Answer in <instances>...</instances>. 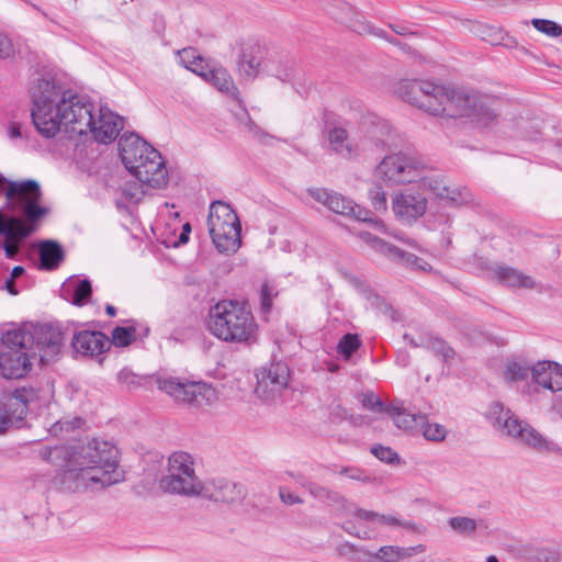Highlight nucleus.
<instances>
[{"label":"nucleus","instance_id":"nucleus-5","mask_svg":"<svg viewBox=\"0 0 562 562\" xmlns=\"http://www.w3.org/2000/svg\"><path fill=\"white\" fill-rule=\"evenodd\" d=\"M207 326L218 339L241 345L258 340V324L251 311L237 301H221L209 313Z\"/></svg>","mask_w":562,"mask_h":562},{"label":"nucleus","instance_id":"nucleus-9","mask_svg":"<svg viewBox=\"0 0 562 562\" xmlns=\"http://www.w3.org/2000/svg\"><path fill=\"white\" fill-rule=\"evenodd\" d=\"M200 482L193 458L179 451L168 458L167 471L159 481V488L169 494L195 497Z\"/></svg>","mask_w":562,"mask_h":562},{"label":"nucleus","instance_id":"nucleus-15","mask_svg":"<svg viewBox=\"0 0 562 562\" xmlns=\"http://www.w3.org/2000/svg\"><path fill=\"white\" fill-rule=\"evenodd\" d=\"M290 371L286 364L278 362L257 373L256 394L266 402L274 401L286 389Z\"/></svg>","mask_w":562,"mask_h":562},{"label":"nucleus","instance_id":"nucleus-20","mask_svg":"<svg viewBox=\"0 0 562 562\" xmlns=\"http://www.w3.org/2000/svg\"><path fill=\"white\" fill-rule=\"evenodd\" d=\"M151 156H147L146 162L142 166H136L132 171L136 179L154 189H162L167 186L169 176L160 153L158 150H150Z\"/></svg>","mask_w":562,"mask_h":562},{"label":"nucleus","instance_id":"nucleus-45","mask_svg":"<svg viewBox=\"0 0 562 562\" xmlns=\"http://www.w3.org/2000/svg\"><path fill=\"white\" fill-rule=\"evenodd\" d=\"M531 24L536 30L550 37H558L562 34V26L551 20L533 19Z\"/></svg>","mask_w":562,"mask_h":562},{"label":"nucleus","instance_id":"nucleus-27","mask_svg":"<svg viewBox=\"0 0 562 562\" xmlns=\"http://www.w3.org/2000/svg\"><path fill=\"white\" fill-rule=\"evenodd\" d=\"M490 273L498 283L510 289L532 290L538 285L531 276L506 265H493L490 268Z\"/></svg>","mask_w":562,"mask_h":562},{"label":"nucleus","instance_id":"nucleus-34","mask_svg":"<svg viewBox=\"0 0 562 562\" xmlns=\"http://www.w3.org/2000/svg\"><path fill=\"white\" fill-rule=\"evenodd\" d=\"M200 76L218 91L225 92L228 95H235L238 90L229 72L223 67H214L207 71L203 70Z\"/></svg>","mask_w":562,"mask_h":562},{"label":"nucleus","instance_id":"nucleus-2","mask_svg":"<svg viewBox=\"0 0 562 562\" xmlns=\"http://www.w3.org/2000/svg\"><path fill=\"white\" fill-rule=\"evenodd\" d=\"M122 481L124 473L119 469V450L98 439L69 450L59 476L63 488L71 492L104 488Z\"/></svg>","mask_w":562,"mask_h":562},{"label":"nucleus","instance_id":"nucleus-21","mask_svg":"<svg viewBox=\"0 0 562 562\" xmlns=\"http://www.w3.org/2000/svg\"><path fill=\"white\" fill-rule=\"evenodd\" d=\"M119 150L122 162L132 172L136 166L146 162V157L151 156L150 150L156 149L136 134H125L119 140Z\"/></svg>","mask_w":562,"mask_h":562},{"label":"nucleus","instance_id":"nucleus-55","mask_svg":"<svg viewBox=\"0 0 562 562\" xmlns=\"http://www.w3.org/2000/svg\"><path fill=\"white\" fill-rule=\"evenodd\" d=\"M117 380L120 383L131 387L137 384V376L128 369H122L117 373Z\"/></svg>","mask_w":562,"mask_h":562},{"label":"nucleus","instance_id":"nucleus-6","mask_svg":"<svg viewBox=\"0 0 562 562\" xmlns=\"http://www.w3.org/2000/svg\"><path fill=\"white\" fill-rule=\"evenodd\" d=\"M486 419L502 435L539 452H552L557 445L544 437L528 422L520 419L499 402H493L486 413Z\"/></svg>","mask_w":562,"mask_h":562},{"label":"nucleus","instance_id":"nucleus-60","mask_svg":"<svg viewBox=\"0 0 562 562\" xmlns=\"http://www.w3.org/2000/svg\"><path fill=\"white\" fill-rule=\"evenodd\" d=\"M551 409L562 419V395L552 398Z\"/></svg>","mask_w":562,"mask_h":562},{"label":"nucleus","instance_id":"nucleus-41","mask_svg":"<svg viewBox=\"0 0 562 562\" xmlns=\"http://www.w3.org/2000/svg\"><path fill=\"white\" fill-rule=\"evenodd\" d=\"M136 338L135 326H117L112 330V341L116 347H126Z\"/></svg>","mask_w":562,"mask_h":562},{"label":"nucleus","instance_id":"nucleus-30","mask_svg":"<svg viewBox=\"0 0 562 562\" xmlns=\"http://www.w3.org/2000/svg\"><path fill=\"white\" fill-rule=\"evenodd\" d=\"M327 139L333 151L345 159H352L358 156V146L350 138L348 131L342 126L330 127L327 132Z\"/></svg>","mask_w":562,"mask_h":562},{"label":"nucleus","instance_id":"nucleus-37","mask_svg":"<svg viewBox=\"0 0 562 562\" xmlns=\"http://www.w3.org/2000/svg\"><path fill=\"white\" fill-rule=\"evenodd\" d=\"M532 364L520 358L508 359L504 366V379L510 382L525 381L531 376Z\"/></svg>","mask_w":562,"mask_h":562},{"label":"nucleus","instance_id":"nucleus-50","mask_svg":"<svg viewBox=\"0 0 562 562\" xmlns=\"http://www.w3.org/2000/svg\"><path fill=\"white\" fill-rule=\"evenodd\" d=\"M277 295L273 288L265 283L261 288V312L268 314L271 311L273 297Z\"/></svg>","mask_w":562,"mask_h":562},{"label":"nucleus","instance_id":"nucleus-64","mask_svg":"<svg viewBox=\"0 0 562 562\" xmlns=\"http://www.w3.org/2000/svg\"><path fill=\"white\" fill-rule=\"evenodd\" d=\"M23 272H24L23 267H21V266H16V267H14V268L12 269V271H11V277H10V278H12V279H16V278H19L20 276H22V273H23Z\"/></svg>","mask_w":562,"mask_h":562},{"label":"nucleus","instance_id":"nucleus-56","mask_svg":"<svg viewBox=\"0 0 562 562\" xmlns=\"http://www.w3.org/2000/svg\"><path fill=\"white\" fill-rule=\"evenodd\" d=\"M344 528L349 535L357 536L360 539L369 540L373 538L372 531L367 529L358 530L350 521L346 522Z\"/></svg>","mask_w":562,"mask_h":562},{"label":"nucleus","instance_id":"nucleus-4","mask_svg":"<svg viewBox=\"0 0 562 562\" xmlns=\"http://www.w3.org/2000/svg\"><path fill=\"white\" fill-rule=\"evenodd\" d=\"M432 115L453 120L465 117L479 127H491L497 122L498 101L491 95L441 86Z\"/></svg>","mask_w":562,"mask_h":562},{"label":"nucleus","instance_id":"nucleus-54","mask_svg":"<svg viewBox=\"0 0 562 562\" xmlns=\"http://www.w3.org/2000/svg\"><path fill=\"white\" fill-rule=\"evenodd\" d=\"M339 474L345 475L351 480L360 481L363 483L371 482V477L366 474L363 471L355 468H341Z\"/></svg>","mask_w":562,"mask_h":562},{"label":"nucleus","instance_id":"nucleus-10","mask_svg":"<svg viewBox=\"0 0 562 562\" xmlns=\"http://www.w3.org/2000/svg\"><path fill=\"white\" fill-rule=\"evenodd\" d=\"M422 171V161L405 153L385 156L374 168V177L386 186L413 183Z\"/></svg>","mask_w":562,"mask_h":562},{"label":"nucleus","instance_id":"nucleus-53","mask_svg":"<svg viewBox=\"0 0 562 562\" xmlns=\"http://www.w3.org/2000/svg\"><path fill=\"white\" fill-rule=\"evenodd\" d=\"M14 54L15 49L12 40L5 33L0 32V58H10Z\"/></svg>","mask_w":562,"mask_h":562},{"label":"nucleus","instance_id":"nucleus-17","mask_svg":"<svg viewBox=\"0 0 562 562\" xmlns=\"http://www.w3.org/2000/svg\"><path fill=\"white\" fill-rule=\"evenodd\" d=\"M265 50L255 43H240L236 71L241 79L254 80L266 69Z\"/></svg>","mask_w":562,"mask_h":562},{"label":"nucleus","instance_id":"nucleus-28","mask_svg":"<svg viewBox=\"0 0 562 562\" xmlns=\"http://www.w3.org/2000/svg\"><path fill=\"white\" fill-rule=\"evenodd\" d=\"M424 544L414 547L383 546L374 552H367L366 562H401L425 552Z\"/></svg>","mask_w":562,"mask_h":562},{"label":"nucleus","instance_id":"nucleus-25","mask_svg":"<svg viewBox=\"0 0 562 562\" xmlns=\"http://www.w3.org/2000/svg\"><path fill=\"white\" fill-rule=\"evenodd\" d=\"M349 515L362 521L372 522L376 526H385L391 528H401L409 532H419L420 527L411 520L402 519L392 514H381L374 510H369L360 507H355Z\"/></svg>","mask_w":562,"mask_h":562},{"label":"nucleus","instance_id":"nucleus-8","mask_svg":"<svg viewBox=\"0 0 562 562\" xmlns=\"http://www.w3.org/2000/svg\"><path fill=\"white\" fill-rule=\"evenodd\" d=\"M31 337L24 329H9L2 334L0 344V375L20 379L31 370L29 345Z\"/></svg>","mask_w":562,"mask_h":562},{"label":"nucleus","instance_id":"nucleus-43","mask_svg":"<svg viewBox=\"0 0 562 562\" xmlns=\"http://www.w3.org/2000/svg\"><path fill=\"white\" fill-rule=\"evenodd\" d=\"M423 436L430 441H442L447 436L446 428L437 423H428L426 418L419 423Z\"/></svg>","mask_w":562,"mask_h":562},{"label":"nucleus","instance_id":"nucleus-19","mask_svg":"<svg viewBox=\"0 0 562 562\" xmlns=\"http://www.w3.org/2000/svg\"><path fill=\"white\" fill-rule=\"evenodd\" d=\"M31 337L30 344H34L38 350L42 362L49 361L57 356L63 347V333L59 328L50 325H41L34 328L33 333H29Z\"/></svg>","mask_w":562,"mask_h":562},{"label":"nucleus","instance_id":"nucleus-58","mask_svg":"<svg viewBox=\"0 0 562 562\" xmlns=\"http://www.w3.org/2000/svg\"><path fill=\"white\" fill-rule=\"evenodd\" d=\"M191 232V226L189 223H186L183 226H182V232L180 233L179 237H178V240L173 244L175 247L179 246V245H183V244H187L188 240H189V234Z\"/></svg>","mask_w":562,"mask_h":562},{"label":"nucleus","instance_id":"nucleus-52","mask_svg":"<svg viewBox=\"0 0 562 562\" xmlns=\"http://www.w3.org/2000/svg\"><path fill=\"white\" fill-rule=\"evenodd\" d=\"M240 123L245 126V128L251 133L255 137L259 139H263L269 137L267 133H265L249 116V114L245 111L243 117L239 119Z\"/></svg>","mask_w":562,"mask_h":562},{"label":"nucleus","instance_id":"nucleus-36","mask_svg":"<svg viewBox=\"0 0 562 562\" xmlns=\"http://www.w3.org/2000/svg\"><path fill=\"white\" fill-rule=\"evenodd\" d=\"M41 268L54 270L64 259V251L59 244L45 240L40 245Z\"/></svg>","mask_w":562,"mask_h":562},{"label":"nucleus","instance_id":"nucleus-11","mask_svg":"<svg viewBox=\"0 0 562 562\" xmlns=\"http://www.w3.org/2000/svg\"><path fill=\"white\" fill-rule=\"evenodd\" d=\"M158 389L175 401L194 406L210 405L216 401V391L203 382H182L176 378H164L157 381Z\"/></svg>","mask_w":562,"mask_h":562},{"label":"nucleus","instance_id":"nucleus-48","mask_svg":"<svg viewBox=\"0 0 562 562\" xmlns=\"http://www.w3.org/2000/svg\"><path fill=\"white\" fill-rule=\"evenodd\" d=\"M350 27L359 34H370L373 36L383 35V30L360 18L355 19L351 22Z\"/></svg>","mask_w":562,"mask_h":562},{"label":"nucleus","instance_id":"nucleus-35","mask_svg":"<svg viewBox=\"0 0 562 562\" xmlns=\"http://www.w3.org/2000/svg\"><path fill=\"white\" fill-rule=\"evenodd\" d=\"M404 339L408 341L409 345L413 347H419L423 346L426 349L432 351L438 357H441L442 361L445 363H450V361L454 358L456 352L454 350L442 339L438 337H427L423 338L420 342H416L412 337L408 335L404 336Z\"/></svg>","mask_w":562,"mask_h":562},{"label":"nucleus","instance_id":"nucleus-62","mask_svg":"<svg viewBox=\"0 0 562 562\" xmlns=\"http://www.w3.org/2000/svg\"><path fill=\"white\" fill-rule=\"evenodd\" d=\"M390 27L398 35H415L416 33L413 32L409 27L403 26V25H395L391 24Z\"/></svg>","mask_w":562,"mask_h":562},{"label":"nucleus","instance_id":"nucleus-61","mask_svg":"<svg viewBox=\"0 0 562 562\" xmlns=\"http://www.w3.org/2000/svg\"><path fill=\"white\" fill-rule=\"evenodd\" d=\"M376 37H381V38L385 40L386 42H389L390 44L397 46L403 50L408 49V46L406 44H403L400 41H397L396 38L387 35L385 31H383V35H376Z\"/></svg>","mask_w":562,"mask_h":562},{"label":"nucleus","instance_id":"nucleus-47","mask_svg":"<svg viewBox=\"0 0 562 562\" xmlns=\"http://www.w3.org/2000/svg\"><path fill=\"white\" fill-rule=\"evenodd\" d=\"M372 207L378 212H385L387 209L386 194L381 186H375L369 191Z\"/></svg>","mask_w":562,"mask_h":562},{"label":"nucleus","instance_id":"nucleus-39","mask_svg":"<svg viewBox=\"0 0 562 562\" xmlns=\"http://www.w3.org/2000/svg\"><path fill=\"white\" fill-rule=\"evenodd\" d=\"M178 60L181 66L191 70L192 72L200 76V72H203L204 65L202 57L198 54V52L192 48H183L177 52Z\"/></svg>","mask_w":562,"mask_h":562},{"label":"nucleus","instance_id":"nucleus-1","mask_svg":"<svg viewBox=\"0 0 562 562\" xmlns=\"http://www.w3.org/2000/svg\"><path fill=\"white\" fill-rule=\"evenodd\" d=\"M31 95L33 123L45 137L55 136L63 125L71 133L85 135L93 123L94 104L64 89L55 80H38Z\"/></svg>","mask_w":562,"mask_h":562},{"label":"nucleus","instance_id":"nucleus-33","mask_svg":"<svg viewBox=\"0 0 562 562\" xmlns=\"http://www.w3.org/2000/svg\"><path fill=\"white\" fill-rule=\"evenodd\" d=\"M386 413L391 416L394 425L404 430H414L425 419L424 415L412 414L407 412L402 403L394 402L386 407Z\"/></svg>","mask_w":562,"mask_h":562},{"label":"nucleus","instance_id":"nucleus-26","mask_svg":"<svg viewBox=\"0 0 562 562\" xmlns=\"http://www.w3.org/2000/svg\"><path fill=\"white\" fill-rule=\"evenodd\" d=\"M74 350L83 357H97L111 347V341L101 331L82 330L72 338Z\"/></svg>","mask_w":562,"mask_h":562},{"label":"nucleus","instance_id":"nucleus-59","mask_svg":"<svg viewBox=\"0 0 562 562\" xmlns=\"http://www.w3.org/2000/svg\"><path fill=\"white\" fill-rule=\"evenodd\" d=\"M8 136L10 138H20L22 137L21 126L15 122H11L8 126Z\"/></svg>","mask_w":562,"mask_h":562},{"label":"nucleus","instance_id":"nucleus-49","mask_svg":"<svg viewBox=\"0 0 562 562\" xmlns=\"http://www.w3.org/2000/svg\"><path fill=\"white\" fill-rule=\"evenodd\" d=\"M361 403H362V406L369 411H372L375 413L386 412L387 406H384L381 398L372 392L364 393L362 395Z\"/></svg>","mask_w":562,"mask_h":562},{"label":"nucleus","instance_id":"nucleus-3","mask_svg":"<svg viewBox=\"0 0 562 562\" xmlns=\"http://www.w3.org/2000/svg\"><path fill=\"white\" fill-rule=\"evenodd\" d=\"M5 198L4 209L12 215L5 217L0 210V236H5L1 247L5 256L13 259L19 244L33 233V224L45 216L48 209L42 205L41 188L35 180L11 182Z\"/></svg>","mask_w":562,"mask_h":562},{"label":"nucleus","instance_id":"nucleus-57","mask_svg":"<svg viewBox=\"0 0 562 562\" xmlns=\"http://www.w3.org/2000/svg\"><path fill=\"white\" fill-rule=\"evenodd\" d=\"M279 495H280L281 501L286 505H294V504L302 503V499L297 495L291 493L285 487H280Z\"/></svg>","mask_w":562,"mask_h":562},{"label":"nucleus","instance_id":"nucleus-40","mask_svg":"<svg viewBox=\"0 0 562 562\" xmlns=\"http://www.w3.org/2000/svg\"><path fill=\"white\" fill-rule=\"evenodd\" d=\"M439 199L447 200L451 205H463L472 202V193L467 189L450 187L447 184V191Z\"/></svg>","mask_w":562,"mask_h":562},{"label":"nucleus","instance_id":"nucleus-12","mask_svg":"<svg viewBox=\"0 0 562 562\" xmlns=\"http://www.w3.org/2000/svg\"><path fill=\"white\" fill-rule=\"evenodd\" d=\"M307 194L334 213L355 217L356 220L362 222H372L376 229L382 233H386L384 223L380 221H372L369 216L370 212L368 210L356 204L352 200L344 196L340 193L333 192L324 188H312L307 190Z\"/></svg>","mask_w":562,"mask_h":562},{"label":"nucleus","instance_id":"nucleus-44","mask_svg":"<svg viewBox=\"0 0 562 562\" xmlns=\"http://www.w3.org/2000/svg\"><path fill=\"white\" fill-rule=\"evenodd\" d=\"M360 347V340L357 335L346 334L337 345V351L344 359H349L351 355Z\"/></svg>","mask_w":562,"mask_h":562},{"label":"nucleus","instance_id":"nucleus-7","mask_svg":"<svg viewBox=\"0 0 562 562\" xmlns=\"http://www.w3.org/2000/svg\"><path fill=\"white\" fill-rule=\"evenodd\" d=\"M207 227L220 252H235L240 247V223L229 204L215 201L210 205Z\"/></svg>","mask_w":562,"mask_h":562},{"label":"nucleus","instance_id":"nucleus-46","mask_svg":"<svg viewBox=\"0 0 562 562\" xmlns=\"http://www.w3.org/2000/svg\"><path fill=\"white\" fill-rule=\"evenodd\" d=\"M304 487H306L310 492V494L322 501V502H333L338 498V494L331 492L325 486L318 485L316 483L308 482L304 484Z\"/></svg>","mask_w":562,"mask_h":562},{"label":"nucleus","instance_id":"nucleus-14","mask_svg":"<svg viewBox=\"0 0 562 562\" xmlns=\"http://www.w3.org/2000/svg\"><path fill=\"white\" fill-rule=\"evenodd\" d=\"M552 393L562 391V364L551 360H540L532 363L531 383L527 384L522 393L529 396L538 393L539 389Z\"/></svg>","mask_w":562,"mask_h":562},{"label":"nucleus","instance_id":"nucleus-29","mask_svg":"<svg viewBox=\"0 0 562 562\" xmlns=\"http://www.w3.org/2000/svg\"><path fill=\"white\" fill-rule=\"evenodd\" d=\"M470 30L481 40L492 45H502L508 49L518 47L517 40L499 26L474 22Z\"/></svg>","mask_w":562,"mask_h":562},{"label":"nucleus","instance_id":"nucleus-22","mask_svg":"<svg viewBox=\"0 0 562 562\" xmlns=\"http://www.w3.org/2000/svg\"><path fill=\"white\" fill-rule=\"evenodd\" d=\"M392 210L400 220L412 222L425 214L427 200L423 194L406 189L393 196Z\"/></svg>","mask_w":562,"mask_h":562},{"label":"nucleus","instance_id":"nucleus-51","mask_svg":"<svg viewBox=\"0 0 562 562\" xmlns=\"http://www.w3.org/2000/svg\"><path fill=\"white\" fill-rule=\"evenodd\" d=\"M371 452L381 461L392 463L397 459V453L390 447L373 446Z\"/></svg>","mask_w":562,"mask_h":562},{"label":"nucleus","instance_id":"nucleus-16","mask_svg":"<svg viewBox=\"0 0 562 562\" xmlns=\"http://www.w3.org/2000/svg\"><path fill=\"white\" fill-rule=\"evenodd\" d=\"M195 497L223 503H236L245 497V488L243 485L227 479H210L200 482Z\"/></svg>","mask_w":562,"mask_h":562},{"label":"nucleus","instance_id":"nucleus-23","mask_svg":"<svg viewBox=\"0 0 562 562\" xmlns=\"http://www.w3.org/2000/svg\"><path fill=\"white\" fill-rule=\"evenodd\" d=\"M27 414V392L16 390L0 401V435L18 425Z\"/></svg>","mask_w":562,"mask_h":562},{"label":"nucleus","instance_id":"nucleus-42","mask_svg":"<svg viewBox=\"0 0 562 562\" xmlns=\"http://www.w3.org/2000/svg\"><path fill=\"white\" fill-rule=\"evenodd\" d=\"M448 525L460 535H471L476 530L479 522L470 517L456 516L448 520Z\"/></svg>","mask_w":562,"mask_h":562},{"label":"nucleus","instance_id":"nucleus-18","mask_svg":"<svg viewBox=\"0 0 562 562\" xmlns=\"http://www.w3.org/2000/svg\"><path fill=\"white\" fill-rule=\"evenodd\" d=\"M122 128V119L109 108L100 106L98 111L95 110L93 123L87 128V133H90L97 142L109 144L117 137Z\"/></svg>","mask_w":562,"mask_h":562},{"label":"nucleus","instance_id":"nucleus-32","mask_svg":"<svg viewBox=\"0 0 562 562\" xmlns=\"http://www.w3.org/2000/svg\"><path fill=\"white\" fill-rule=\"evenodd\" d=\"M425 191L432 193L435 196L440 198L447 191V182L443 176L434 169L428 168L422 161V171L419 172L416 181Z\"/></svg>","mask_w":562,"mask_h":562},{"label":"nucleus","instance_id":"nucleus-38","mask_svg":"<svg viewBox=\"0 0 562 562\" xmlns=\"http://www.w3.org/2000/svg\"><path fill=\"white\" fill-rule=\"evenodd\" d=\"M144 183L126 182L121 188V198L117 199L116 205L119 209L126 207L127 204H137L145 195Z\"/></svg>","mask_w":562,"mask_h":562},{"label":"nucleus","instance_id":"nucleus-31","mask_svg":"<svg viewBox=\"0 0 562 562\" xmlns=\"http://www.w3.org/2000/svg\"><path fill=\"white\" fill-rule=\"evenodd\" d=\"M91 283L87 279H79L76 276L69 277L63 284L64 295H71V303L77 306L87 304L91 296Z\"/></svg>","mask_w":562,"mask_h":562},{"label":"nucleus","instance_id":"nucleus-13","mask_svg":"<svg viewBox=\"0 0 562 562\" xmlns=\"http://www.w3.org/2000/svg\"><path fill=\"white\" fill-rule=\"evenodd\" d=\"M393 91L403 101L432 115L436 98L441 95V86L429 81L403 79L396 82Z\"/></svg>","mask_w":562,"mask_h":562},{"label":"nucleus","instance_id":"nucleus-63","mask_svg":"<svg viewBox=\"0 0 562 562\" xmlns=\"http://www.w3.org/2000/svg\"><path fill=\"white\" fill-rule=\"evenodd\" d=\"M4 288L12 295H16L19 293L14 286V279H12V278H9L5 280Z\"/></svg>","mask_w":562,"mask_h":562},{"label":"nucleus","instance_id":"nucleus-24","mask_svg":"<svg viewBox=\"0 0 562 562\" xmlns=\"http://www.w3.org/2000/svg\"><path fill=\"white\" fill-rule=\"evenodd\" d=\"M361 238L364 241H367L368 244H370L378 251L386 254L390 257H393L394 259L402 261L403 263L407 265L408 267H411L413 269L422 270V271H430L431 270V266L428 262H426L424 259L418 258L417 256H415L413 254L405 252V251L401 250L400 248L385 243L381 238L375 237L368 232L361 233Z\"/></svg>","mask_w":562,"mask_h":562}]
</instances>
